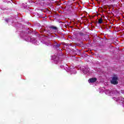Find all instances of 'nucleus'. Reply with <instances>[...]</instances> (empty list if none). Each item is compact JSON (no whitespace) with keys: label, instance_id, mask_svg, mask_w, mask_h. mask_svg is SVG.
Returning <instances> with one entry per match:
<instances>
[{"label":"nucleus","instance_id":"obj_1","mask_svg":"<svg viewBox=\"0 0 124 124\" xmlns=\"http://www.w3.org/2000/svg\"><path fill=\"white\" fill-rule=\"evenodd\" d=\"M111 84L113 85H118L119 82H118V77L114 76L112 78L110 82Z\"/></svg>","mask_w":124,"mask_h":124},{"label":"nucleus","instance_id":"obj_2","mask_svg":"<svg viewBox=\"0 0 124 124\" xmlns=\"http://www.w3.org/2000/svg\"><path fill=\"white\" fill-rule=\"evenodd\" d=\"M97 81L96 78H90L88 80L89 83H95Z\"/></svg>","mask_w":124,"mask_h":124},{"label":"nucleus","instance_id":"obj_3","mask_svg":"<svg viewBox=\"0 0 124 124\" xmlns=\"http://www.w3.org/2000/svg\"><path fill=\"white\" fill-rule=\"evenodd\" d=\"M53 47L54 48H55V49H57V50H59L60 47H61V44L56 43L55 45L53 46Z\"/></svg>","mask_w":124,"mask_h":124},{"label":"nucleus","instance_id":"obj_4","mask_svg":"<svg viewBox=\"0 0 124 124\" xmlns=\"http://www.w3.org/2000/svg\"><path fill=\"white\" fill-rule=\"evenodd\" d=\"M49 28L51 30H53V31H57V30H58V28L57 27L54 26H49Z\"/></svg>","mask_w":124,"mask_h":124},{"label":"nucleus","instance_id":"obj_5","mask_svg":"<svg viewBox=\"0 0 124 124\" xmlns=\"http://www.w3.org/2000/svg\"><path fill=\"white\" fill-rule=\"evenodd\" d=\"M98 24H102L103 23V20H102V18H100L98 19Z\"/></svg>","mask_w":124,"mask_h":124},{"label":"nucleus","instance_id":"obj_6","mask_svg":"<svg viewBox=\"0 0 124 124\" xmlns=\"http://www.w3.org/2000/svg\"><path fill=\"white\" fill-rule=\"evenodd\" d=\"M78 34H79V35H80L81 36H84V35H85V34H84L82 32H79Z\"/></svg>","mask_w":124,"mask_h":124},{"label":"nucleus","instance_id":"obj_7","mask_svg":"<svg viewBox=\"0 0 124 124\" xmlns=\"http://www.w3.org/2000/svg\"><path fill=\"white\" fill-rule=\"evenodd\" d=\"M77 46H81V45L79 43L77 44Z\"/></svg>","mask_w":124,"mask_h":124},{"label":"nucleus","instance_id":"obj_8","mask_svg":"<svg viewBox=\"0 0 124 124\" xmlns=\"http://www.w3.org/2000/svg\"><path fill=\"white\" fill-rule=\"evenodd\" d=\"M80 43H81V44H82V43H83V42H81Z\"/></svg>","mask_w":124,"mask_h":124}]
</instances>
